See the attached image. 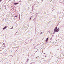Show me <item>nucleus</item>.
I'll return each mask as SVG.
<instances>
[{"mask_svg": "<svg viewBox=\"0 0 64 64\" xmlns=\"http://www.w3.org/2000/svg\"><path fill=\"white\" fill-rule=\"evenodd\" d=\"M29 42H28V43H29Z\"/></svg>", "mask_w": 64, "mask_h": 64, "instance_id": "9b49d317", "label": "nucleus"}, {"mask_svg": "<svg viewBox=\"0 0 64 64\" xmlns=\"http://www.w3.org/2000/svg\"><path fill=\"white\" fill-rule=\"evenodd\" d=\"M2 1V0H0V2H1V1Z\"/></svg>", "mask_w": 64, "mask_h": 64, "instance_id": "423d86ee", "label": "nucleus"}, {"mask_svg": "<svg viewBox=\"0 0 64 64\" xmlns=\"http://www.w3.org/2000/svg\"><path fill=\"white\" fill-rule=\"evenodd\" d=\"M6 28H7V26H5L3 28V30H5Z\"/></svg>", "mask_w": 64, "mask_h": 64, "instance_id": "f03ea898", "label": "nucleus"}, {"mask_svg": "<svg viewBox=\"0 0 64 64\" xmlns=\"http://www.w3.org/2000/svg\"><path fill=\"white\" fill-rule=\"evenodd\" d=\"M42 33H43L41 32V34H42Z\"/></svg>", "mask_w": 64, "mask_h": 64, "instance_id": "9d476101", "label": "nucleus"}, {"mask_svg": "<svg viewBox=\"0 0 64 64\" xmlns=\"http://www.w3.org/2000/svg\"><path fill=\"white\" fill-rule=\"evenodd\" d=\"M57 28L56 27L54 29V34H55V33H56V32H58L59 31H60V29H59V28H58V29H57Z\"/></svg>", "mask_w": 64, "mask_h": 64, "instance_id": "f257e3e1", "label": "nucleus"}, {"mask_svg": "<svg viewBox=\"0 0 64 64\" xmlns=\"http://www.w3.org/2000/svg\"><path fill=\"white\" fill-rule=\"evenodd\" d=\"M48 40H49V39L48 38L46 39V42H47Z\"/></svg>", "mask_w": 64, "mask_h": 64, "instance_id": "20e7f679", "label": "nucleus"}, {"mask_svg": "<svg viewBox=\"0 0 64 64\" xmlns=\"http://www.w3.org/2000/svg\"><path fill=\"white\" fill-rule=\"evenodd\" d=\"M15 5H18V3H14V4Z\"/></svg>", "mask_w": 64, "mask_h": 64, "instance_id": "7ed1b4c3", "label": "nucleus"}, {"mask_svg": "<svg viewBox=\"0 0 64 64\" xmlns=\"http://www.w3.org/2000/svg\"><path fill=\"white\" fill-rule=\"evenodd\" d=\"M32 18V17H31V18H30V20H31V19Z\"/></svg>", "mask_w": 64, "mask_h": 64, "instance_id": "1a4fd4ad", "label": "nucleus"}, {"mask_svg": "<svg viewBox=\"0 0 64 64\" xmlns=\"http://www.w3.org/2000/svg\"><path fill=\"white\" fill-rule=\"evenodd\" d=\"M15 17L16 18H17V17H18V16H17V15H16Z\"/></svg>", "mask_w": 64, "mask_h": 64, "instance_id": "39448f33", "label": "nucleus"}, {"mask_svg": "<svg viewBox=\"0 0 64 64\" xmlns=\"http://www.w3.org/2000/svg\"><path fill=\"white\" fill-rule=\"evenodd\" d=\"M28 41H29V40H30L28 39Z\"/></svg>", "mask_w": 64, "mask_h": 64, "instance_id": "6e6552de", "label": "nucleus"}, {"mask_svg": "<svg viewBox=\"0 0 64 64\" xmlns=\"http://www.w3.org/2000/svg\"><path fill=\"white\" fill-rule=\"evenodd\" d=\"M19 18H20H20H21L20 17V16H19Z\"/></svg>", "mask_w": 64, "mask_h": 64, "instance_id": "0eeeda50", "label": "nucleus"}]
</instances>
